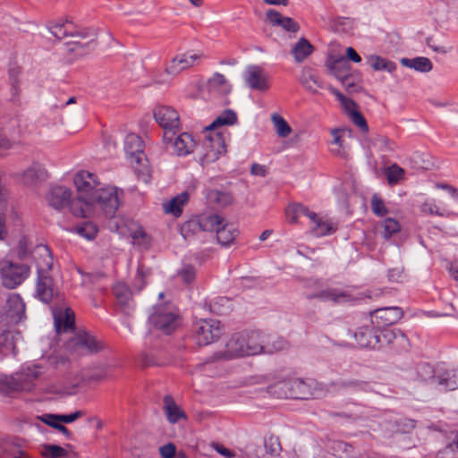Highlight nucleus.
Wrapping results in <instances>:
<instances>
[{"instance_id": "1", "label": "nucleus", "mask_w": 458, "mask_h": 458, "mask_svg": "<svg viewBox=\"0 0 458 458\" xmlns=\"http://www.w3.org/2000/svg\"><path fill=\"white\" fill-rule=\"evenodd\" d=\"M196 225L205 232H216L218 243L227 247L239 234L237 227L216 214H203L198 217Z\"/></svg>"}, {"instance_id": "2", "label": "nucleus", "mask_w": 458, "mask_h": 458, "mask_svg": "<svg viewBox=\"0 0 458 458\" xmlns=\"http://www.w3.org/2000/svg\"><path fill=\"white\" fill-rule=\"evenodd\" d=\"M230 134L226 130L216 131L205 127V136L199 153L201 165L216 162L226 153V143Z\"/></svg>"}, {"instance_id": "3", "label": "nucleus", "mask_w": 458, "mask_h": 458, "mask_svg": "<svg viewBox=\"0 0 458 458\" xmlns=\"http://www.w3.org/2000/svg\"><path fill=\"white\" fill-rule=\"evenodd\" d=\"M40 254L44 256L45 262L39 267V275L36 283V293L38 299L45 303H49L55 296V289L52 277L48 275L53 266V258L49 257L45 248H39Z\"/></svg>"}, {"instance_id": "4", "label": "nucleus", "mask_w": 458, "mask_h": 458, "mask_svg": "<svg viewBox=\"0 0 458 458\" xmlns=\"http://www.w3.org/2000/svg\"><path fill=\"white\" fill-rule=\"evenodd\" d=\"M148 322L155 329L170 335L179 326L180 318L170 306L158 304L153 306Z\"/></svg>"}, {"instance_id": "5", "label": "nucleus", "mask_w": 458, "mask_h": 458, "mask_svg": "<svg viewBox=\"0 0 458 458\" xmlns=\"http://www.w3.org/2000/svg\"><path fill=\"white\" fill-rule=\"evenodd\" d=\"M123 197V190L114 186L101 187L92 198L94 208L98 207L107 216H114Z\"/></svg>"}, {"instance_id": "6", "label": "nucleus", "mask_w": 458, "mask_h": 458, "mask_svg": "<svg viewBox=\"0 0 458 458\" xmlns=\"http://www.w3.org/2000/svg\"><path fill=\"white\" fill-rule=\"evenodd\" d=\"M30 274V267L26 264H18L10 260H0V280L4 287L15 289L21 285Z\"/></svg>"}, {"instance_id": "7", "label": "nucleus", "mask_w": 458, "mask_h": 458, "mask_svg": "<svg viewBox=\"0 0 458 458\" xmlns=\"http://www.w3.org/2000/svg\"><path fill=\"white\" fill-rule=\"evenodd\" d=\"M124 151L128 161L135 170L141 173L144 176L143 180L148 182L149 179V171L147 166L143 165V169L140 170L136 165H142L146 161L144 153V142L141 138L135 133H129L124 139Z\"/></svg>"}, {"instance_id": "8", "label": "nucleus", "mask_w": 458, "mask_h": 458, "mask_svg": "<svg viewBox=\"0 0 458 458\" xmlns=\"http://www.w3.org/2000/svg\"><path fill=\"white\" fill-rule=\"evenodd\" d=\"M154 118L163 129L164 141L172 140L180 131V117L178 112L166 106H157L154 109Z\"/></svg>"}, {"instance_id": "9", "label": "nucleus", "mask_w": 458, "mask_h": 458, "mask_svg": "<svg viewBox=\"0 0 458 458\" xmlns=\"http://www.w3.org/2000/svg\"><path fill=\"white\" fill-rule=\"evenodd\" d=\"M103 347L102 342L85 331L77 333L67 344V348L78 355L97 353Z\"/></svg>"}, {"instance_id": "10", "label": "nucleus", "mask_w": 458, "mask_h": 458, "mask_svg": "<svg viewBox=\"0 0 458 458\" xmlns=\"http://www.w3.org/2000/svg\"><path fill=\"white\" fill-rule=\"evenodd\" d=\"M222 335L220 321L201 319L197 323L196 338L199 345H208L219 339Z\"/></svg>"}, {"instance_id": "11", "label": "nucleus", "mask_w": 458, "mask_h": 458, "mask_svg": "<svg viewBox=\"0 0 458 458\" xmlns=\"http://www.w3.org/2000/svg\"><path fill=\"white\" fill-rule=\"evenodd\" d=\"M79 31H84L86 35L71 38V40L66 44V47L67 51L74 53L77 56H82L96 47V34L93 30L86 28L79 27Z\"/></svg>"}, {"instance_id": "12", "label": "nucleus", "mask_w": 458, "mask_h": 458, "mask_svg": "<svg viewBox=\"0 0 458 458\" xmlns=\"http://www.w3.org/2000/svg\"><path fill=\"white\" fill-rule=\"evenodd\" d=\"M246 85L258 91H267L270 88L269 75L258 65H249L243 73Z\"/></svg>"}, {"instance_id": "13", "label": "nucleus", "mask_w": 458, "mask_h": 458, "mask_svg": "<svg viewBox=\"0 0 458 458\" xmlns=\"http://www.w3.org/2000/svg\"><path fill=\"white\" fill-rule=\"evenodd\" d=\"M403 317L399 307H385L370 312L371 323L376 328H385L398 322Z\"/></svg>"}, {"instance_id": "14", "label": "nucleus", "mask_w": 458, "mask_h": 458, "mask_svg": "<svg viewBox=\"0 0 458 458\" xmlns=\"http://www.w3.org/2000/svg\"><path fill=\"white\" fill-rule=\"evenodd\" d=\"M202 57L201 53L188 52L174 57L165 67L167 75L174 77L181 72L188 69L199 62Z\"/></svg>"}, {"instance_id": "15", "label": "nucleus", "mask_w": 458, "mask_h": 458, "mask_svg": "<svg viewBox=\"0 0 458 458\" xmlns=\"http://www.w3.org/2000/svg\"><path fill=\"white\" fill-rule=\"evenodd\" d=\"M74 184L78 194L92 199L98 188L99 182L95 174L88 171H80L74 177Z\"/></svg>"}, {"instance_id": "16", "label": "nucleus", "mask_w": 458, "mask_h": 458, "mask_svg": "<svg viewBox=\"0 0 458 458\" xmlns=\"http://www.w3.org/2000/svg\"><path fill=\"white\" fill-rule=\"evenodd\" d=\"M38 372L30 368L15 373L7 382L9 388L15 392H30L34 388V380Z\"/></svg>"}, {"instance_id": "17", "label": "nucleus", "mask_w": 458, "mask_h": 458, "mask_svg": "<svg viewBox=\"0 0 458 458\" xmlns=\"http://www.w3.org/2000/svg\"><path fill=\"white\" fill-rule=\"evenodd\" d=\"M172 140L164 141L167 147H171L173 152L178 157H186L191 154L196 147V141L192 135L188 132H181L176 137L171 136Z\"/></svg>"}, {"instance_id": "18", "label": "nucleus", "mask_w": 458, "mask_h": 458, "mask_svg": "<svg viewBox=\"0 0 458 458\" xmlns=\"http://www.w3.org/2000/svg\"><path fill=\"white\" fill-rule=\"evenodd\" d=\"M245 344L242 334L233 335L226 343L225 351L215 353L212 357L214 360H229L242 356H247L245 353Z\"/></svg>"}, {"instance_id": "19", "label": "nucleus", "mask_w": 458, "mask_h": 458, "mask_svg": "<svg viewBox=\"0 0 458 458\" xmlns=\"http://www.w3.org/2000/svg\"><path fill=\"white\" fill-rule=\"evenodd\" d=\"M113 293L122 312L126 316H131L135 309V303L128 285L118 282L114 285Z\"/></svg>"}, {"instance_id": "20", "label": "nucleus", "mask_w": 458, "mask_h": 458, "mask_svg": "<svg viewBox=\"0 0 458 458\" xmlns=\"http://www.w3.org/2000/svg\"><path fill=\"white\" fill-rule=\"evenodd\" d=\"M308 219L310 220V232L315 237L329 235L336 230L335 224L318 216L313 211L310 212Z\"/></svg>"}, {"instance_id": "21", "label": "nucleus", "mask_w": 458, "mask_h": 458, "mask_svg": "<svg viewBox=\"0 0 458 458\" xmlns=\"http://www.w3.org/2000/svg\"><path fill=\"white\" fill-rule=\"evenodd\" d=\"M241 334L244 340L247 356L264 353V336L262 332L250 331Z\"/></svg>"}, {"instance_id": "22", "label": "nucleus", "mask_w": 458, "mask_h": 458, "mask_svg": "<svg viewBox=\"0 0 458 458\" xmlns=\"http://www.w3.org/2000/svg\"><path fill=\"white\" fill-rule=\"evenodd\" d=\"M354 338L360 348L377 349L381 347L380 335L369 327H361L354 333Z\"/></svg>"}, {"instance_id": "23", "label": "nucleus", "mask_w": 458, "mask_h": 458, "mask_svg": "<svg viewBox=\"0 0 458 458\" xmlns=\"http://www.w3.org/2000/svg\"><path fill=\"white\" fill-rule=\"evenodd\" d=\"M71 190L64 186H54L50 189L47 200L52 208L62 209L69 204Z\"/></svg>"}, {"instance_id": "24", "label": "nucleus", "mask_w": 458, "mask_h": 458, "mask_svg": "<svg viewBox=\"0 0 458 458\" xmlns=\"http://www.w3.org/2000/svg\"><path fill=\"white\" fill-rule=\"evenodd\" d=\"M51 34L58 38H78L86 35L84 31H79V27L76 26L72 21H65L64 22H58L51 25L49 28Z\"/></svg>"}, {"instance_id": "25", "label": "nucleus", "mask_w": 458, "mask_h": 458, "mask_svg": "<svg viewBox=\"0 0 458 458\" xmlns=\"http://www.w3.org/2000/svg\"><path fill=\"white\" fill-rule=\"evenodd\" d=\"M9 123L10 124H7L6 119L0 121V157L4 156L13 145V141L10 139V136L15 131L18 121L13 118L9 121Z\"/></svg>"}, {"instance_id": "26", "label": "nucleus", "mask_w": 458, "mask_h": 458, "mask_svg": "<svg viewBox=\"0 0 458 458\" xmlns=\"http://www.w3.org/2000/svg\"><path fill=\"white\" fill-rule=\"evenodd\" d=\"M70 210L77 217H89L93 214L94 206L92 199L78 195L77 198L70 199Z\"/></svg>"}, {"instance_id": "27", "label": "nucleus", "mask_w": 458, "mask_h": 458, "mask_svg": "<svg viewBox=\"0 0 458 458\" xmlns=\"http://www.w3.org/2000/svg\"><path fill=\"white\" fill-rule=\"evenodd\" d=\"M308 298H318L322 301H332L335 303L348 302L352 300L351 294L347 291L335 288H329L318 293L308 295Z\"/></svg>"}, {"instance_id": "28", "label": "nucleus", "mask_w": 458, "mask_h": 458, "mask_svg": "<svg viewBox=\"0 0 458 458\" xmlns=\"http://www.w3.org/2000/svg\"><path fill=\"white\" fill-rule=\"evenodd\" d=\"M267 18L273 25L280 26L290 32H297L299 24L290 17L283 16L277 11L270 9L267 12Z\"/></svg>"}, {"instance_id": "29", "label": "nucleus", "mask_w": 458, "mask_h": 458, "mask_svg": "<svg viewBox=\"0 0 458 458\" xmlns=\"http://www.w3.org/2000/svg\"><path fill=\"white\" fill-rule=\"evenodd\" d=\"M313 396L311 387L300 378L290 379V398L307 400Z\"/></svg>"}, {"instance_id": "30", "label": "nucleus", "mask_w": 458, "mask_h": 458, "mask_svg": "<svg viewBox=\"0 0 458 458\" xmlns=\"http://www.w3.org/2000/svg\"><path fill=\"white\" fill-rule=\"evenodd\" d=\"M47 173L39 164H33L22 174V182L25 185H34L38 182L45 181Z\"/></svg>"}, {"instance_id": "31", "label": "nucleus", "mask_w": 458, "mask_h": 458, "mask_svg": "<svg viewBox=\"0 0 458 458\" xmlns=\"http://www.w3.org/2000/svg\"><path fill=\"white\" fill-rule=\"evenodd\" d=\"M437 386H441L446 390L458 388V369H438Z\"/></svg>"}, {"instance_id": "32", "label": "nucleus", "mask_w": 458, "mask_h": 458, "mask_svg": "<svg viewBox=\"0 0 458 458\" xmlns=\"http://www.w3.org/2000/svg\"><path fill=\"white\" fill-rule=\"evenodd\" d=\"M189 201V194L184 191L177 196L174 197L167 202L163 204L164 211L166 214H173L174 216L178 217L182 213V208Z\"/></svg>"}, {"instance_id": "33", "label": "nucleus", "mask_w": 458, "mask_h": 458, "mask_svg": "<svg viewBox=\"0 0 458 458\" xmlns=\"http://www.w3.org/2000/svg\"><path fill=\"white\" fill-rule=\"evenodd\" d=\"M207 199L210 204L225 208L233 203L234 198L229 191L215 189L208 191Z\"/></svg>"}, {"instance_id": "34", "label": "nucleus", "mask_w": 458, "mask_h": 458, "mask_svg": "<svg viewBox=\"0 0 458 458\" xmlns=\"http://www.w3.org/2000/svg\"><path fill=\"white\" fill-rule=\"evenodd\" d=\"M208 89L210 92L227 95L231 92L232 86L223 74L216 72L208 81Z\"/></svg>"}, {"instance_id": "35", "label": "nucleus", "mask_w": 458, "mask_h": 458, "mask_svg": "<svg viewBox=\"0 0 458 458\" xmlns=\"http://www.w3.org/2000/svg\"><path fill=\"white\" fill-rule=\"evenodd\" d=\"M55 317V326L57 333L66 332L68 330L73 329L74 327V313L73 311L67 308L65 309L64 313L57 314V312H54Z\"/></svg>"}, {"instance_id": "36", "label": "nucleus", "mask_w": 458, "mask_h": 458, "mask_svg": "<svg viewBox=\"0 0 458 458\" xmlns=\"http://www.w3.org/2000/svg\"><path fill=\"white\" fill-rule=\"evenodd\" d=\"M164 410L170 423H176L180 419H186L184 411L175 403L172 396L166 395L164 398Z\"/></svg>"}, {"instance_id": "37", "label": "nucleus", "mask_w": 458, "mask_h": 458, "mask_svg": "<svg viewBox=\"0 0 458 458\" xmlns=\"http://www.w3.org/2000/svg\"><path fill=\"white\" fill-rule=\"evenodd\" d=\"M348 131L344 129H333L331 136L333 138L332 144L335 146L331 151L341 157H347L348 149L344 143V137Z\"/></svg>"}, {"instance_id": "38", "label": "nucleus", "mask_w": 458, "mask_h": 458, "mask_svg": "<svg viewBox=\"0 0 458 458\" xmlns=\"http://www.w3.org/2000/svg\"><path fill=\"white\" fill-rule=\"evenodd\" d=\"M327 67L330 73L338 81L351 72L348 60L343 56L336 59L330 58L327 62Z\"/></svg>"}, {"instance_id": "39", "label": "nucleus", "mask_w": 458, "mask_h": 458, "mask_svg": "<svg viewBox=\"0 0 458 458\" xmlns=\"http://www.w3.org/2000/svg\"><path fill=\"white\" fill-rule=\"evenodd\" d=\"M264 336V353L272 354L274 352L284 350L288 344L281 336L276 335H265Z\"/></svg>"}, {"instance_id": "40", "label": "nucleus", "mask_w": 458, "mask_h": 458, "mask_svg": "<svg viewBox=\"0 0 458 458\" xmlns=\"http://www.w3.org/2000/svg\"><path fill=\"white\" fill-rule=\"evenodd\" d=\"M401 64L408 68L414 69L420 72H428L432 70L433 64L432 62L423 56H419L415 58H402Z\"/></svg>"}, {"instance_id": "41", "label": "nucleus", "mask_w": 458, "mask_h": 458, "mask_svg": "<svg viewBox=\"0 0 458 458\" xmlns=\"http://www.w3.org/2000/svg\"><path fill=\"white\" fill-rule=\"evenodd\" d=\"M314 50L313 46L304 38H301L292 48V54L297 63L303 62Z\"/></svg>"}, {"instance_id": "42", "label": "nucleus", "mask_w": 458, "mask_h": 458, "mask_svg": "<svg viewBox=\"0 0 458 458\" xmlns=\"http://www.w3.org/2000/svg\"><path fill=\"white\" fill-rule=\"evenodd\" d=\"M237 121L236 113L231 109L223 111L209 125L206 126L207 129L220 131V127L225 125H233ZM223 129H221L222 131Z\"/></svg>"}, {"instance_id": "43", "label": "nucleus", "mask_w": 458, "mask_h": 458, "mask_svg": "<svg viewBox=\"0 0 458 458\" xmlns=\"http://www.w3.org/2000/svg\"><path fill=\"white\" fill-rule=\"evenodd\" d=\"M421 211L429 215H435L441 217L458 216V214L445 208L437 205L435 199H427L421 205Z\"/></svg>"}, {"instance_id": "44", "label": "nucleus", "mask_w": 458, "mask_h": 458, "mask_svg": "<svg viewBox=\"0 0 458 458\" xmlns=\"http://www.w3.org/2000/svg\"><path fill=\"white\" fill-rule=\"evenodd\" d=\"M20 75H21V68L13 65L11 66L8 70V81L10 84V90H11V96L12 100L16 101L19 99L20 93H21V81H20Z\"/></svg>"}, {"instance_id": "45", "label": "nucleus", "mask_w": 458, "mask_h": 458, "mask_svg": "<svg viewBox=\"0 0 458 458\" xmlns=\"http://www.w3.org/2000/svg\"><path fill=\"white\" fill-rule=\"evenodd\" d=\"M367 63L375 71H386L388 72H392L396 69V64L394 62L378 55H371L368 56Z\"/></svg>"}, {"instance_id": "46", "label": "nucleus", "mask_w": 458, "mask_h": 458, "mask_svg": "<svg viewBox=\"0 0 458 458\" xmlns=\"http://www.w3.org/2000/svg\"><path fill=\"white\" fill-rule=\"evenodd\" d=\"M310 212V210L307 207L302 204L295 203L288 206L285 214L289 223L296 224L301 216L308 218Z\"/></svg>"}, {"instance_id": "47", "label": "nucleus", "mask_w": 458, "mask_h": 458, "mask_svg": "<svg viewBox=\"0 0 458 458\" xmlns=\"http://www.w3.org/2000/svg\"><path fill=\"white\" fill-rule=\"evenodd\" d=\"M270 395L276 398H290V379L278 381L267 387Z\"/></svg>"}, {"instance_id": "48", "label": "nucleus", "mask_w": 458, "mask_h": 458, "mask_svg": "<svg viewBox=\"0 0 458 458\" xmlns=\"http://www.w3.org/2000/svg\"><path fill=\"white\" fill-rule=\"evenodd\" d=\"M302 86L310 91L316 92L321 83L310 69H303L300 78Z\"/></svg>"}, {"instance_id": "49", "label": "nucleus", "mask_w": 458, "mask_h": 458, "mask_svg": "<svg viewBox=\"0 0 458 458\" xmlns=\"http://www.w3.org/2000/svg\"><path fill=\"white\" fill-rule=\"evenodd\" d=\"M417 378L422 382H431L437 385V375L435 370L428 363L419 364L416 368Z\"/></svg>"}, {"instance_id": "50", "label": "nucleus", "mask_w": 458, "mask_h": 458, "mask_svg": "<svg viewBox=\"0 0 458 458\" xmlns=\"http://www.w3.org/2000/svg\"><path fill=\"white\" fill-rule=\"evenodd\" d=\"M381 228L383 238L388 240L401 230V225L396 219L386 218L381 222Z\"/></svg>"}, {"instance_id": "51", "label": "nucleus", "mask_w": 458, "mask_h": 458, "mask_svg": "<svg viewBox=\"0 0 458 458\" xmlns=\"http://www.w3.org/2000/svg\"><path fill=\"white\" fill-rule=\"evenodd\" d=\"M276 134L281 138L288 137L292 132V128L281 115L274 114L271 117Z\"/></svg>"}, {"instance_id": "52", "label": "nucleus", "mask_w": 458, "mask_h": 458, "mask_svg": "<svg viewBox=\"0 0 458 458\" xmlns=\"http://www.w3.org/2000/svg\"><path fill=\"white\" fill-rule=\"evenodd\" d=\"M328 89L340 101L343 107L349 114V115L352 114V112L357 111L356 103L352 99L346 98L337 89L334 87H329Z\"/></svg>"}, {"instance_id": "53", "label": "nucleus", "mask_w": 458, "mask_h": 458, "mask_svg": "<svg viewBox=\"0 0 458 458\" xmlns=\"http://www.w3.org/2000/svg\"><path fill=\"white\" fill-rule=\"evenodd\" d=\"M74 231L87 240H92L98 233V227L92 222H85L82 225H77Z\"/></svg>"}, {"instance_id": "54", "label": "nucleus", "mask_w": 458, "mask_h": 458, "mask_svg": "<svg viewBox=\"0 0 458 458\" xmlns=\"http://www.w3.org/2000/svg\"><path fill=\"white\" fill-rule=\"evenodd\" d=\"M41 454L45 458H63L68 454L66 450L56 445H44Z\"/></svg>"}, {"instance_id": "55", "label": "nucleus", "mask_w": 458, "mask_h": 458, "mask_svg": "<svg viewBox=\"0 0 458 458\" xmlns=\"http://www.w3.org/2000/svg\"><path fill=\"white\" fill-rule=\"evenodd\" d=\"M383 337L387 341L388 344L392 343V340L398 342L403 347L408 345V338L399 329L397 330H386L381 333Z\"/></svg>"}, {"instance_id": "56", "label": "nucleus", "mask_w": 458, "mask_h": 458, "mask_svg": "<svg viewBox=\"0 0 458 458\" xmlns=\"http://www.w3.org/2000/svg\"><path fill=\"white\" fill-rule=\"evenodd\" d=\"M439 458H458V433L455 434L454 440L439 453Z\"/></svg>"}, {"instance_id": "57", "label": "nucleus", "mask_w": 458, "mask_h": 458, "mask_svg": "<svg viewBox=\"0 0 458 458\" xmlns=\"http://www.w3.org/2000/svg\"><path fill=\"white\" fill-rule=\"evenodd\" d=\"M371 209L377 216H384L388 212L383 199L377 194H374L371 198Z\"/></svg>"}, {"instance_id": "58", "label": "nucleus", "mask_w": 458, "mask_h": 458, "mask_svg": "<svg viewBox=\"0 0 458 458\" xmlns=\"http://www.w3.org/2000/svg\"><path fill=\"white\" fill-rule=\"evenodd\" d=\"M135 229L130 232V236L132 239L133 244L145 246L148 243V236L144 230L138 225H135Z\"/></svg>"}, {"instance_id": "59", "label": "nucleus", "mask_w": 458, "mask_h": 458, "mask_svg": "<svg viewBox=\"0 0 458 458\" xmlns=\"http://www.w3.org/2000/svg\"><path fill=\"white\" fill-rule=\"evenodd\" d=\"M404 171L397 165H393L386 171L387 180L390 184L397 183L403 176Z\"/></svg>"}, {"instance_id": "60", "label": "nucleus", "mask_w": 458, "mask_h": 458, "mask_svg": "<svg viewBox=\"0 0 458 458\" xmlns=\"http://www.w3.org/2000/svg\"><path fill=\"white\" fill-rule=\"evenodd\" d=\"M265 450L270 456H276L281 451V445L277 438L268 437L265 440Z\"/></svg>"}, {"instance_id": "61", "label": "nucleus", "mask_w": 458, "mask_h": 458, "mask_svg": "<svg viewBox=\"0 0 458 458\" xmlns=\"http://www.w3.org/2000/svg\"><path fill=\"white\" fill-rule=\"evenodd\" d=\"M352 122L360 129L361 131L367 132L369 131V126L366 119L358 110L356 112H352V114L349 115Z\"/></svg>"}, {"instance_id": "62", "label": "nucleus", "mask_w": 458, "mask_h": 458, "mask_svg": "<svg viewBox=\"0 0 458 458\" xmlns=\"http://www.w3.org/2000/svg\"><path fill=\"white\" fill-rule=\"evenodd\" d=\"M4 450L9 454V458H31L15 444H7Z\"/></svg>"}, {"instance_id": "63", "label": "nucleus", "mask_w": 458, "mask_h": 458, "mask_svg": "<svg viewBox=\"0 0 458 458\" xmlns=\"http://www.w3.org/2000/svg\"><path fill=\"white\" fill-rule=\"evenodd\" d=\"M180 276L185 283H191L195 278V269L192 266H184L179 272Z\"/></svg>"}, {"instance_id": "64", "label": "nucleus", "mask_w": 458, "mask_h": 458, "mask_svg": "<svg viewBox=\"0 0 458 458\" xmlns=\"http://www.w3.org/2000/svg\"><path fill=\"white\" fill-rule=\"evenodd\" d=\"M160 454L163 458H174L176 447L173 443H168L159 448Z\"/></svg>"}]
</instances>
